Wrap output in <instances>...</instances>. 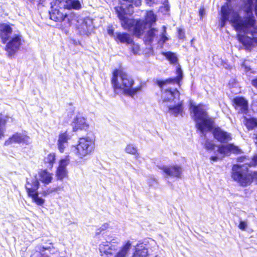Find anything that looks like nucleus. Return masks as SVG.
Here are the masks:
<instances>
[{
  "label": "nucleus",
  "mask_w": 257,
  "mask_h": 257,
  "mask_svg": "<svg viewBox=\"0 0 257 257\" xmlns=\"http://www.w3.org/2000/svg\"><path fill=\"white\" fill-rule=\"evenodd\" d=\"M5 51L9 57L14 56L23 44L24 40L22 35L14 34L6 42Z\"/></svg>",
  "instance_id": "obj_10"
},
{
  "label": "nucleus",
  "mask_w": 257,
  "mask_h": 257,
  "mask_svg": "<svg viewBox=\"0 0 257 257\" xmlns=\"http://www.w3.org/2000/svg\"><path fill=\"white\" fill-rule=\"evenodd\" d=\"M156 257H158V256H156Z\"/></svg>",
  "instance_id": "obj_52"
},
{
  "label": "nucleus",
  "mask_w": 257,
  "mask_h": 257,
  "mask_svg": "<svg viewBox=\"0 0 257 257\" xmlns=\"http://www.w3.org/2000/svg\"><path fill=\"white\" fill-rule=\"evenodd\" d=\"M94 136L89 134L86 137L80 138L78 144L72 147V151L78 158L82 159L94 150Z\"/></svg>",
  "instance_id": "obj_8"
},
{
  "label": "nucleus",
  "mask_w": 257,
  "mask_h": 257,
  "mask_svg": "<svg viewBox=\"0 0 257 257\" xmlns=\"http://www.w3.org/2000/svg\"><path fill=\"white\" fill-rule=\"evenodd\" d=\"M119 1L120 3H123L122 4V6L119 8L120 10H119L118 8H115L117 16H118V13H120L122 14V15H124L128 19L129 18L127 17V15L125 11L124 10V6L126 5V7H128V11H130V9L133 8V5L139 6L141 5V1L140 0H119Z\"/></svg>",
  "instance_id": "obj_19"
},
{
  "label": "nucleus",
  "mask_w": 257,
  "mask_h": 257,
  "mask_svg": "<svg viewBox=\"0 0 257 257\" xmlns=\"http://www.w3.org/2000/svg\"><path fill=\"white\" fill-rule=\"evenodd\" d=\"M12 33V28L9 25L4 24L0 26V37L3 44L10 39Z\"/></svg>",
  "instance_id": "obj_22"
},
{
  "label": "nucleus",
  "mask_w": 257,
  "mask_h": 257,
  "mask_svg": "<svg viewBox=\"0 0 257 257\" xmlns=\"http://www.w3.org/2000/svg\"><path fill=\"white\" fill-rule=\"evenodd\" d=\"M116 40L122 43L131 44L133 43L132 37L126 33H119L117 35Z\"/></svg>",
  "instance_id": "obj_28"
},
{
  "label": "nucleus",
  "mask_w": 257,
  "mask_h": 257,
  "mask_svg": "<svg viewBox=\"0 0 257 257\" xmlns=\"http://www.w3.org/2000/svg\"><path fill=\"white\" fill-rule=\"evenodd\" d=\"M168 108L171 113L174 114L175 116H177L179 114L181 113L182 111V102H181L174 106L169 105L168 106Z\"/></svg>",
  "instance_id": "obj_30"
},
{
  "label": "nucleus",
  "mask_w": 257,
  "mask_h": 257,
  "mask_svg": "<svg viewBox=\"0 0 257 257\" xmlns=\"http://www.w3.org/2000/svg\"><path fill=\"white\" fill-rule=\"evenodd\" d=\"M161 169L167 176L176 178H180L183 171L181 167L177 165L163 166Z\"/></svg>",
  "instance_id": "obj_14"
},
{
  "label": "nucleus",
  "mask_w": 257,
  "mask_h": 257,
  "mask_svg": "<svg viewBox=\"0 0 257 257\" xmlns=\"http://www.w3.org/2000/svg\"><path fill=\"white\" fill-rule=\"evenodd\" d=\"M61 189L60 187H57L56 188H54L53 191H58V190H60Z\"/></svg>",
  "instance_id": "obj_48"
},
{
  "label": "nucleus",
  "mask_w": 257,
  "mask_h": 257,
  "mask_svg": "<svg viewBox=\"0 0 257 257\" xmlns=\"http://www.w3.org/2000/svg\"><path fill=\"white\" fill-rule=\"evenodd\" d=\"M213 134L215 139L222 143H227L232 139L230 133L219 127L215 128L213 131Z\"/></svg>",
  "instance_id": "obj_16"
},
{
  "label": "nucleus",
  "mask_w": 257,
  "mask_h": 257,
  "mask_svg": "<svg viewBox=\"0 0 257 257\" xmlns=\"http://www.w3.org/2000/svg\"><path fill=\"white\" fill-rule=\"evenodd\" d=\"M253 6L257 17V0H229L221 9L220 28L229 22L236 31L251 35V38L243 35L238 36V41L244 49L251 50L257 45V23L253 14Z\"/></svg>",
  "instance_id": "obj_1"
},
{
  "label": "nucleus",
  "mask_w": 257,
  "mask_h": 257,
  "mask_svg": "<svg viewBox=\"0 0 257 257\" xmlns=\"http://www.w3.org/2000/svg\"><path fill=\"white\" fill-rule=\"evenodd\" d=\"M39 187V182L37 178L27 180L25 187L28 196L32 198L33 201L38 205H42L45 200L38 195V189Z\"/></svg>",
  "instance_id": "obj_9"
},
{
  "label": "nucleus",
  "mask_w": 257,
  "mask_h": 257,
  "mask_svg": "<svg viewBox=\"0 0 257 257\" xmlns=\"http://www.w3.org/2000/svg\"><path fill=\"white\" fill-rule=\"evenodd\" d=\"M251 62H250L249 60H244L242 61V62L241 64V69L245 72H248L251 71Z\"/></svg>",
  "instance_id": "obj_35"
},
{
  "label": "nucleus",
  "mask_w": 257,
  "mask_h": 257,
  "mask_svg": "<svg viewBox=\"0 0 257 257\" xmlns=\"http://www.w3.org/2000/svg\"><path fill=\"white\" fill-rule=\"evenodd\" d=\"M125 152L128 154L135 155L136 158L139 157V155L138 153L137 148L134 145H127L125 149Z\"/></svg>",
  "instance_id": "obj_33"
},
{
  "label": "nucleus",
  "mask_w": 257,
  "mask_h": 257,
  "mask_svg": "<svg viewBox=\"0 0 257 257\" xmlns=\"http://www.w3.org/2000/svg\"><path fill=\"white\" fill-rule=\"evenodd\" d=\"M238 162H243L240 165H234L232 169V177L242 186L249 185L252 181V176L248 172L247 167L257 165V156H254L251 160L245 157L237 158Z\"/></svg>",
  "instance_id": "obj_2"
},
{
  "label": "nucleus",
  "mask_w": 257,
  "mask_h": 257,
  "mask_svg": "<svg viewBox=\"0 0 257 257\" xmlns=\"http://www.w3.org/2000/svg\"><path fill=\"white\" fill-rule=\"evenodd\" d=\"M178 37L180 39H183L185 38V32L182 28L178 29Z\"/></svg>",
  "instance_id": "obj_40"
},
{
  "label": "nucleus",
  "mask_w": 257,
  "mask_h": 257,
  "mask_svg": "<svg viewBox=\"0 0 257 257\" xmlns=\"http://www.w3.org/2000/svg\"><path fill=\"white\" fill-rule=\"evenodd\" d=\"M55 161V155L54 153L49 154L44 159L47 167L52 168Z\"/></svg>",
  "instance_id": "obj_32"
},
{
  "label": "nucleus",
  "mask_w": 257,
  "mask_h": 257,
  "mask_svg": "<svg viewBox=\"0 0 257 257\" xmlns=\"http://www.w3.org/2000/svg\"><path fill=\"white\" fill-rule=\"evenodd\" d=\"M9 117L4 114L0 113V139L4 137L5 131V124Z\"/></svg>",
  "instance_id": "obj_29"
},
{
  "label": "nucleus",
  "mask_w": 257,
  "mask_h": 257,
  "mask_svg": "<svg viewBox=\"0 0 257 257\" xmlns=\"http://www.w3.org/2000/svg\"><path fill=\"white\" fill-rule=\"evenodd\" d=\"M134 83L133 78L122 69L113 71V89L117 93V91H122L124 94L133 97L142 89L141 85L132 88Z\"/></svg>",
  "instance_id": "obj_3"
},
{
  "label": "nucleus",
  "mask_w": 257,
  "mask_h": 257,
  "mask_svg": "<svg viewBox=\"0 0 257 257\" xmlns=\"http://www.w3.org/2000/svg\"><path fill=\"white\" fill-rule=\"evenodd\" d=\"M218 158L217 156H212L210 158V160L213 161H216L218 160Z\"/></svg>",
  "instance_id": "obj_44"
},
{
  "label": "nucleus",
  "mask_w": 257,
  "mask_h": 257,
  "mask_svg": "<svg viewBox=\"0 0 257 257\" xmlns=\"http://www.w3.org/2000/svg\"><path fill=\"white\" fill-rule=\"evenodd\" d=\"M156 32H157V30L155 29H151L148 32L146 36V41L150 43H152L155 37Z\"/></svg>",
  "instance_id": "obj_36"
},
{
  "label": "nucleus",
  "mask_w": 257,
  "mask_h": 257,
  "mask_svg": "<svg viewBox=\"0 0 257 257\" xmlns=\"http://www.w3.org/2000/svg\"><path fill=\"white\" fill-rule=\"evenodd\" d=\"M43 242L38 245L36 247V250L31 255V257H49V255L46 253V251H49L51 253H54L52 251L55 249L53 243L50 239H43Z\"/></svg>",
  "instance_id": "obj_11"
},
{
  "label": "nucleus",
  "mask_w": 257,
  "mask_h": 257,
  "mask_svg": "<svg viewBox=\"0 0 257 257\" xmlns=\"http://www.w3.org/2000/svg\"><path fill=\"white\" fill-rule=\"evenodd\" d=\"M51 5L49 15L51 20L55 22H63L66 27L72 25L73 21L76 20V15L74 13H64L65 9H63L58 0H54L51 3Z\"/></svg>",
  "instance_id": "obj_7"
},
{
  "label": "nucleus",
  "mask_w": 257,
  "mask_h": 257,
  "mask_svg": "<svg viewBox=\"0 0 257 257\" xmlns=\"http://www.w3.org/2000/svg\"><path fill=\"white\" fill-rule=\"evenodd\" d=\"M192 42H193V40H191V44H192Z\"/></svg>",
  "instance_id": "obj_51"
},
{
  "label": "nucleus",
  "mask_w": 257,
  "mask_h": 257,
  "mask_svg": "<svg viewBox=\"0 0 257 257\" xmlns=\"http://www.w3.org/2000/svg\"><path fill=\"white\" fill-rule=\"evenodd\" d=\"M251 84L253 86L257 88V78L252 80Z\"/></svg>",
  "instance_id": "obj_43"
},
{
  "label": "nucleus",
  "mask_w": 257,
  "mask_h": 257,
  "mask_svg": "<svg viewBox=\"0 0 257 257\" xmlns=\"http://www.w3.org/2000/svg\"><path fill=\"white\" fill-rule=\"evenodd\" d=\"M190 111L193 113L192 117L196 122V127L202 134L212 129L213 120L208 116L202 104H191Z\"/></svg>",
  "instance_id": "obj_6"
},
{
  "label": "nucleus",
  "mask_w": 257,
  "mask_h": 257,
  "mask_svg": "<svg viewBox=\"0 0 257 257\" xmlns=\"http://www.w3.org/2000/svg\"><path fill=\"white\" fill-rule=\"evenodd\" d=\"M139 46L137 45H134L133 48H132V51H133V53L136 54L139 52Z\"/></svg>",
  "instance_id": "obj_41"
},
{
  "label": "nucleus",
  "mask_w": 257,
  "mask_h": 257,
  "mask_svg": "<svg viewBox=\"0 0 257 257\" xmlns=\"http://www.w3.org/2000/svg\"><path fill=\"white\" fill-rule=\"evenodd\" d=\"M205 10H204V8H200V9L199 10V15H200V18H202L203 16L205 15Z\"/></svg>",
  "instance_id": "obj_42"
},
{
  "label": "nucleus",
  "mask_w": 257,
  "mask_h": 257,
  "mask_svg": "<svg viewBox=\"0 0 257 257\" xmlns=\"http://www.w3.org/2000/svg\"><path fill=\"white\" fill-rule=\"evenodd\" d=\"M132 257H149L148 249L142 244L137 245Z\"/></svg>",
  "instance_id": "obj_25"
},
{
  "label": "nucleus",
  "mask_w": 257,
  "mask_h": 257,
  "mask_svg": "<svg viewBox=\"0 0 257 257\" xmlns=\"http://www.w3.org/2000/svg\"><path fill=\"white\" fill-rule=\"evenodd\" d=\"M77 17L76 15V20L73 21V24L76 26V28L79 34L81 35H88L92 31V20L88 18L82 19H77Z\"/></svg>",
  "instance_id": "obj_12"
},
{
  "label": "nucleus",
  "mask_w": 257,
  "mask_h": 257,
  "mask_svg": "<svg viewBox=\"0 0 257 257\" xmlns=\"http://www.w3.org/2000/svg\"><path fill=\"white\" fill-rule=\"evenodd\" d=\"M39 175L40 181L45 184L50 183L52 180V174L48 172L46 170L41 171Z\"/></svg>",
  "instance_id": "obj_27"
},
{
  "label": "nucleus",
  "mask_w": 257,
  "mask_h": 257,
  "mask_svg": "<svg viewBox=\"0 0 257 257\" xmlns=\"http://www.w3.org/2000/svg\"><path fill=\"white\" fill-rule=\"evenodd\" d=\"M254 135L255 136L254 138V142L255 144V145H256V147H257V134H254Z\"/></svg>",
  "instance_id": "obj_46"
},
{
  "label": "nucleus",
  "mask_w": 257,
  "mask_h": 257,
  "mask_svg": "<svg viewBox=\"0 0 257 257\" xmlns=\"http://www.w3.org/2000/svg\"><path fill=\"white\" fill-rule=\"evenodd\" d=\"M111 237L106 239L105 242H103L99 246V250L103 257H111L112 253V244Z\"/></svg>",
  "instance_id": "obj_18"
},
{
  "label": "nucleus",
  "mask_w": 257,
  "mask_h": 257,
  "mask_svg": "<svg viewBox=\"0 0 257 257\" xmlns=\"http://www.w3.org/2000/svg\"><path fill=\"white\" fill-rule=\"evenodd\" d=\"M235 109L240 113H246L248 110V103L246 99L242 97H236L233 99Z\"/></svg>",
  "instance_id": "obj_15"
},
{
  "label": "nucleus",
  "mask_w": 257,
  "mask_h": 257,
  "mask_svg": "<svg viewBox=\"0 0 257 257\" xmlns=\"http://www.w3.org/2000/svg\"><path fill=\"white\" fill-rule=\"evenodd\" d=\"M218 151L221 154L228 155L230 152L238 154L240 152V149L233 144L220 146L218 148Z\"/></svg>",
  "instance_id": "obj_24"
},
{
  "label": "nucleus",
  "mask_w": 257,
  "mask_h": 257,
  "mask_svg": "<svg viewBox=\"0 0 257 257\" xmlns=\"http://www.w3.org/2000/svg\"><path fill=\"white\" fill-rule=\"evenodd\" d=\"M162 54L169 61L171 64H176L178 61V58L176 54L171 52H163Z\"/></svg>",
  "instance_id": "obj_31"
},
{
  "label": "nucleus",
  "mask_w": 257,
  "mask_h": 257,
  "mask_svg": "<svg viewBox=\"0 0 257 257\" xmlns=\"http://www.w3.org/2000/svg\"><path fill=\"white\" fill-rule=\"evenodd\" d=\"M163 31L161 35V37L158 41V43L160 44L163 45L168 40V38L166 36V28L165 26L163 27Z\"/></svg>",
  "instance_id": "obj_37"
},
{
  "label": "nucleus",
  "mask_w": 257,
  "mask_h": 257,
  "mask_svg": "<svg viewBox=\"0 0 257 257\" xmlns=\"http://www.w3.org/2000/svg\"><path fill=\"white\" fill-rule=\"evenodd\" d=\"M108 227L109 224L107 223H104L99 228L96 229L95 232V236H96L100 234H104L106 233V230Z\"/></svg>",
  "instance_id": "obj_34"
},
{
  "label": "nucleus",
  "mask_w": 257,
  "mask_h": 257,
  "mask_svg": "<svg viewBox=\"0 0 257 257\" xmlns=\"http://www.w3.org/2000/svg\"><path fill=\"white\" fill-rule=\"evenodd\" d=\"M131 244L130 241H127L114 257H126L131 248Z\"/></svg>",
  "instance_id": "obj_26"
},
{
  "label": "nucleus",
  "mask_w": 257,
  "mask_h": 257,
  "mask_svg": "<svg viewBox=\"0 0 257 257\" xmlns=\"http://www.w3.org/2000/svg\"><path fill=\"white\" fill-rule=\"evenodd\" d=\"M253 177L257 178V172H254L253 173Z\"/></svg>",
  "instance_id": "obj_49"
},
{
  "label": "nucleus",
  "mask_w": 257,
  "mask_h": 257,
  "mask_svg": "<svg viewBox=\"0 0 257 257\" xmlns=\"http://www.w3.org/2000/svg\"><path fill=\"white\" fill-rule=\"evenodd\" d=\"M247 227V222L246 221H243L240 220L238 227L239 229L242 230H244Z\"/></svg>",
  "instance_id": "obj_39"
},
{
  "label": "nucleus",
  "mask_w": 257,
  "mask_h": 257,
  "mask_svg": "<svg viewBox=\"0 0 257 257\" xmlns=\"http://www.w3.org/2000/svg\"><path fill=\"white\" fill-rule=\"evenodd\" d=\"M31 142V139L29 137L24 134L17 133L5 141V145L8 146L13 143H23L28 145L30 144Z\"/></svg>",
  "instance_id": "obj_13"
},
{
  "label": "nucleus",
  "mask_w": 257,
  "mask_h": 257,
  "mask_svg": "<svg viewBox=\"0 0 257 257\" xmlns=\"http://www.w3.org/2000/svg\"><path fill=\"white\" fill-rule=\"evenodd\" d=\"M146 2L147 4L151 6V5L152 4V0H146Z\"/></svg>",
  "instance_id": "obj_47"
},
{
  "label": "nucleus",
  "mask_w": 257,
  "mask_h": 257,
  "mask_svg": "<svg viewBox=\"0 0 257 257\" xmlns=\"http://www.w3.org/2000/svg\"><path fill=\"white\" fill-rule=\"evenodd\" d=\"M69 161L67 158L62 159L60 161L59 167L56 172V176L58 179L62 180L67 175L66 166Z\"/></svg>",
  "instance_id": "obj_21"
},
{
  "label": "nucleus",
  "mask_w": 257,
  "mask_h": 257,
  "mask_svg": "<svg viewBox=\"0 0 257 257\" xmlns=\"http://www.w3.org/2000/svg\"><path fill=\"white\" fill-rule=\"evenodd\" d=\"M111 82L112 83V77L111 78Z\"/></svg>",
  "instance_id": "obj_50"
},
{
  "label": "nucleus",
  "mask_w": 257,
  "mask_h": 257,
  "mask_svg": "<svg viewBox=\"0 0 257 257\" xmlns=\"http://www.w3.org/2000/svg\"><path fill=\"white\" fill-rule=\"evenodd\" d=\"M108 33L110 36H112V29L109 28L108 29Z\"/></svg>",
  "instance_id": "obj_45"
},
{
  "label": "nucleus",
  "mask_w": 257,
  "mask_h": 257,
  "mask_svg": "<svg viewBox=\"0 0 257 257\" xmlns=\"http://www.w3.org/2000/svg\"><path fill=\"white\" fill-rule=\"evenodd\" d=\"M118 18L121 22L122 27L124 29L130 30L132 29L134 35L138 37L142 34L147 24L152 25L156 21V16L151 11L147 12L145 22L141 20L135 21L132 19H128L120 13H118Z\"/></svg>",
  "instance_id": "obj_5"
},
{
  "label": "nucleus",
  "mask_w": 257,
  "mask_h": 257,
  "mask_svg": "<svg viewBox=\"0 0 257 257\" xmlns=\"http://www.w3.org/2000/svg\"><path fill=\"white\" fill-rule=\"evenodd\" d=\"M205 148L208 150H214L215 145L211 141L206 140L204 145Z\"/></svg>",
  "instance_id": "obj_38"
},
{
  "label": "nucleus",
  "mask_w": 257,
  "mask_h": 257,
  "mask_svg": "<svg viewBox=\"0 0 257 257\" xmlns=\"http://www.w3.org/2000/svg\"><path fill=\"white\" fill-rule=\"evenodd\" d=\"M72 125L73 132H76L79 130H86L89 126L85 118L81 116H77L74 118Z\"/></svg>",
  "instance_id": "obj_20"
},
{
  "label": "nucleus",
  "mask_w": 257,
  "mask_h": 257,
  "mask_svg": "<svg viewBox=\"0 0 257 257\" xmlns=\"http://www.w3.org/2000/svg\"><path fill=\"white\" fill-rule=\"evenodd\" d=\"M71 138V136L67 132L60 133L58 136L57 142L58 148L61 153H63L68 146V141Z\"/></svg>",
  "instance_id": "obj_17"
},
{
  "label": "nucleus",
  "mask_w": 257,
  "mask_h": 257,
  "mask_svg": "<svg viewBox=\"0 0 257 257\" xmlns=\"http://www.w3.org/2000/svg\"><path fill=\"white\" fill-rule=\"evenodd\" d=\"M64 9H74L78 10L81 8L80 2L78 0H58Z\"/></svg>",
  "instance_id": "obj_23"
},
{
  "label": "nucleus",
  "mask_w": 257,
  "mask_h": 257,
  "mask_svg": "<svg viewBox=\"0 0 257 257\" xmlns=\"http://www.w3.org/2000/svg\"><path fill=\"white\" fill-rule=\"evenodd\" d=\"M177 76L174 78H168L165 80H158L157 83L161 89L162 94V98L163 102L175 103L179 99L180 92L176 88H173L170 87L171 85L177 84L180 86V83L183 77V73L181 69L178 68L177 69Z\"/></svg>",
  "instance_id": "obj_4"
}]
</instances>
